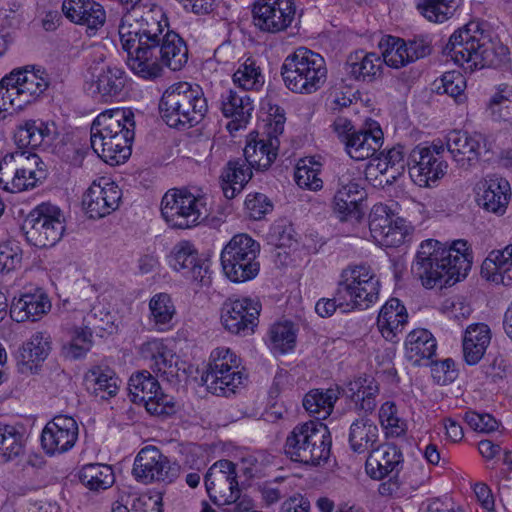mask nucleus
Here are the masks:
<instances>
[{
	"label": "nucleus",
	"mask_w": 512,
	"mask_h": 512,
	"mask_svg": "<svg viewBox=\"0 0 512 512\" xmlns=\"http://www.w3.org/2000/svg\"><path fill=\"white\" fill-rule=\"evenodd\" d=\"M132 12L123 16L118 28L127 65L136 75L152 80L162 75L163 66L179 71L188 61L184 40L168 27L161 10L150 9L139 15L141 0H121Z\"/></svg>",
	"instance_id": "1"
},
{
	"label": "nucleus",
	"mask_w": 512,
	"mask_h": 512,
	"mask_svg": "<svg viewBox=\"0 0 512 512\" xmlns=\"http://www.w3.org/2000/svg\"><path fill=\"white\" fill-rule=\"evenodd\" d=\"M444 51L456 64L471 72L485 67L503 68L510 60L508 47L491 39L475 21L456 30Z\"/></svg>",
	"instance_id": "2"
},
{
	"label": "nucleus",
	"mask_w": 512,
	"mask_h": 512,
	"mask_svg": "<svg viewBox=\"0 0 512 512\" xmlns=\"http://www.w3.org/2000/svg\"><path fill=\"white\" fill-rule=\"evenodd\" d=\"M380 282L371 266L349 265L341 271L333 298H321L315 305L316 313L331 317L337 309L347 313L365 310L378 301Z\"/></svg>",
	"instance_id": "3"
},
{
	"label": "nucleus",
	"mask_w": 512,
	"mask_h": 512,
	"mask_svg": "<svg viewBox=\"0 0 512 512\" xmlns=\"http://www.w3.org/2000/svg\"><path fill=\"white\" fill-rule=\"evenodd\" d=\"M134 128L132 111L120 108L104 111L92 123L91 147L106 163L119 165L131 155Z\"/></svg>",
	"instance_id": "4"
},
{
	"label": "nucleus",
	"mask_w": 512,
	"mask_h": 512,
	"mask_svg": "<svg viewBox=\"0 0 512 512\" xmlns=\"http://www.w3.org/2000/svg\"><path fill=\"white\" fill-rule=\"evenodd\" d=\"M159 110L168 126L184 129L200 123L208 111V105L198 85L179 82L165 90Z\"/></svg>",
	"instance_id": "5"
},
{
	"label": "nucleus",
	"mask_w": 512,
	"mask_h": 512,
	"mask_svg": "<svg viewBox=\"0 0 512 512\" xmlns=\"http://www.w3.org/2000/svg\"><path fill=\"white\" fill-rule=\"evenodd\" d=\"M327 73L325 59L305 47H299L289 54L281 66V76L286 88L305 95L321 89L326 83Z\"/></svg>",
	"instance_id": "6"
},
{
	"label": "nucleus",
	"mask_w": 512,
	"mask_h": 512,
	"mask_svg": "<svg viewBox=\"0 0 512 512\" xmlns=\"http://www.w3.org/2000/svg\"><path fill=\"white\" fill-rule=\"evenodd\" d=\"M331 435L326 425L319 421L297 424L288 434L284 451L295 462L317 466L330 455Z\"/></svg>",
	"instance_id": "7"
},
{
	"label": "nucleus",
	"mask_w": 512,
	"mask_h": 512,
	"mask_svg": "<svg viewBox=\"0 0 512 512\" xmlns=\"http://www.w3.org/2000/svg\"><path fill=\"white\" fill-rule=\"evenodd\" d=\"M247 374L240 365V359L229 348L214 349L206 370L201 376L208 391L217 396L228 397L243 388Z\"/></svg>",
	"instance_id": "8"
},
{
	"label": "nucleus",
	"mask_w": 512,
	"mask_h": 512,
	"mask_svg": "<svg viewBox=\"0 0 512 512\" xmlns=\"http://www.w3.org/2000/svg\"><path fill=\"white\" fill-rule=\"evenodd\" d=\"M46 177L45 164L33 152L16 150L0 160V185L5 191L17 193L33 189Z\"/></svg>",
	"instance_id": "9"
},
{
	"label": "nucleus",
	"mask_w": 512,
	"mask_h": 512,
	"mask_svg": "<svg viewBox=\"0 0 512 512\" xmlns=\"http://www.w3.org/2000/svg\"><path fill=\"white\" fill-rule=\"evenodd\" d=\"M260 244L246 233L234 235L220 255L224 275L234 283L254 279L260 271Z\"/></svg>",
	"instance_id": "10"
},
{
	"label": "nucleus",
	"mask_w": 512,
	"mask_h": 512,
	"mask_svg": "<svg viewBox=\"0 0 512 512\" xmlns=\"http://www.w3.org/2000/svg\"><path fill=\"white\" fill-rule=\"evenodd\" d=\"M161 214L173 228L194 227L209 215L207 197L186 188L170 189L162 197Z\"/></svg>",
	"instance_id": "11"
},
{
	"label": "nucleus",
	"mask_w": 512,
	"mask_h": 512,
	"mask_svg": "<svg viewBox=\"0 0 512 512\" xmlns=\"http://www.w3.org/2000/svg\"><path fill=\"white\" fill-rule=\"evenodd\" d=\"M270 109L269 117L274 116L273 121L268 123V129L261 136L259 133H250L247 144L244 148V157L247 163L256 170L268 169L277 157L279 148L278 136L284 131V111L279 107Z\"/></svg>",
	"instance_id": "12"
},
{
	"label": "nucleus",
	"mask_w": 512,
	"mask_h": 512,
	"mask_svg": "<svg viewBox=\"0 0 512 512\" xmlns=\"http://www.w3.org/2000/svg\"><path fill=\"white\" fill-rule=\"evenodd\" d=\"M27 240L39 248L54 246L65 231L61 210L50 203H43L33 209L25 220Z\"/></svg>",
	"instance_id": "13"
},
{
	"label": "nucleus",
	"mask_w": 512,
	"mask_h": 512,
	"mask_svg": "<svg viewBox=\"0 0 512 512\" xmlns=\"http://www.w3.org/2000/svg\"><path fill=\"white\" fill-rule=\"evenodd\" d=\"M439 241L427 239L423 241L412 263V274L421 281L425 288L436 285L447 286L456 283L452 277L449 265L444 257H440Z\"/></svg>",
	"instance_id": "14"
},
{
	"label": "nucleus",
	"mask_w": 512,
	"mask_h": 512,
	"mask_svg": "<svg viewBox=\"0 0 512 512\" xmlns=\"http://www.w3.org/2000/svg\"><path fill=\"white\" fill-rule=\"evenodd\" d=\"M445 147L442 143H421L407 156V167L412 181L419 187H432L444 176L447 164L441 159Z\"/></svg>",
	"instance_id": "15"
},
{
	"label": "nucleus",
	"mask_w": 512,
	"mask_h": 512,
	"mask_svg": "<svg viewBox=\"0 0 512 512\" xmlns=\"http://www.w3.org/2000/svg\"><path fill=\"white\" fill-rule=\"evenodd\" d=\"M362 184L363 180L354 167H339L332 206L341 221L361 218L360 202L365 197Z\"/></svg>",
	"instance_id": "16"
},
{
	"label": "nucleus",
	"mask_w": 512,
	"mask_h": 512,
	"mask_svg": "<svg viewBox=\"0 0 512 512\" xmlns=\"http://www.w3.org/2000/svg\"><path fill=\"white\" fill-rule=\"evenodd\" d=\"M180 467L162 454L155 446H146L137 454L132 474L139 482L148 484L154 481L171 483L178 476Z\"/></svg>",
	"instance_id": "17"
},
{
	"label": "nucleus",
	"mask_w": 512,
	"mask_h": 512,
	"mask_svg": "<svg viewBox=\"0 0 512 512\" xmlns=\"http://www.w3.org/2000/svg\"><path fill=\"white\" fill-rule=\"evenodd\" d=\"M261 304L251 298H228L221 307L220 320L228 332L246 336L258 325Z\"/></svg>",
	"instance_id": "18"
},
{
	"label": "nucleus",
	"mask_w": 512,
	"mask_h": 512,
	"mask_svg": "<svg viewBox=\"0 0 512 512\" xmlns=\"http://www.w3.org/2000/svg\"><path fill=\"white\" fill-rule=\"evenodd\" d=\"M371 236L380 246L398 247L405 241L407 226L383 203L375 204L369 214Z\"/></svg>",
	"instance_id": "19"
},
{
	"label": "nucleus",
	"mask_w": 512,
	"mask_h": 512,
	"mask_svg": "<svg viewBox=\"0 0 512 512\" xmlns=\"http://www.w3.org/2000/svg\"><path fill=\"white\" fill-rule=\"evenodd\" d=\"M252 13L257 28L263 32L278 33L291 26L296 6L294 0H257Z\"/></svg>",
	"instance_id": "20"
},
{
	"label": "nucleus",
	"mask_w": 512,
	"mask_h": 512,
	"mask_svg": "<svg viewBox=\"0 0 512 512\" xmlns=\"http://www.w3.org/2000/svg\"><path fill=\"white\" fill-rule=\"evenodd\" d=\"M92 76V93L102 102H112L118 98L126 84L125 71L112 64L104 63V55H95L89 66Z\"/></svg>",
	"instance_id": "21"
},
{
	"label": "nucleus",
	"mask_w": 512,
	"mask_h": 512,
	"mask_svg": "<svg viewBox=\"0 0 512 512\" xmlns=\"http://www.w3.org/2000/svg\"><path fill=\"white\" fill-rule=\"evenodd\" d=\"M122 191L109 178L94 180L83 195V206L90 218L100 219L114 212L120 204Z\"/></svg>",
	"instance_id": "22"
},
{
	"label": "nucleus",
	"mask_w": 512,
	"mask_h": 512,
	"mask_svg": "<svg viewBox=\"0 0 512 512\" xmlns=\"http://www.w3.org/2000/svg\"><path fill=\"white\" fill-rule=\"evenodd\" d=\"M79 428L76 420L67 415H57L41 433V446L47 455L63 454L77 442Z\"/></svg>",
	"instance_id": "23"
},
{
	"label": "nucleus",
	"mask_w": 512,
	"mask_h": 512,
	"mask_svg": "<svg viewBox=\"0 0 512 512\" xmlns=\"http://www.w3.org/2000/svg\"><path fill=\"white\" fill-rule=\"evenodd\" d=\"M6 80L13 84L18 106L24 109L27 105L35 102L48 88L49 79L47 73L33 66H25L13 69Z\"/></svg>",
	"instance_id": "24"
},
{
	"label": "nucleus",
	"mask_w": 512,
	"mask_h": 512,
	"mask_svg": "<svg viewBox=\"0 0 512 512\" xmlns=\"http://www.w3.org/2000/svg\"><path fill=\"white\" fill-rule=\"evenodd\" d=\"M168 262L173 270L180 272L183 277L198 286L210 284L208 268L199 258L197 249L190 241L182 240L176 243L168 256Z\"/></svg>",
	"instance_id": "25"
},
{
	"label": "nucleus",
	"mask_w": 512,
	"mask_h": 512,
	"mask_svg": "<svg viewBox=\"0 0 512 512\" xmlns=\"http://www.w3.org/2000/svg\"><path fill=\"white\" fill-rule=\"evenodd\" d=\"M206 491L215 504L233 499V493H238L236 465L226 459L215 462L204 477Z\"/></svg>",
	"instance_id": "26"
},
{
	"label": "nucleus",
	"mask_w": 512,
	"mask_h": 512,
	"mask_svg": "<svg viewBox=\"0 0 512 512\" xmlns=\"http://www.w3.org/2000/svg\"><path fill=\"white\" fill-rule=\"evenodd\" d=\"M510 198V183L499 175H489L478 184L477 202L487 212L504 215Z\"/></svg>",
	"instance_id": "27"
},
{
	"label": "nucleus",
	"mask_w": 512,
	"mask_h": 512,
	"mask_svg": "<svg viewBox=\"0 0 512 512\" xmlns=\"http://www.w3.org/2000/svg\"><path fill=\"white\" fill-rule=\"evenodd\" d=\"M384 134L380 125L371 121L354 131L345 144V151L354 160L362 161L374 156L382 147Z\"/></svg>",
	"instance_id": "28"
},
{
	"label": "nucleus",
	"mask_w": 512,
	"mask_h": 512,
	"mask_svg": "<svg viewBox=\"0 0 512 512\" xmlns=\"http://www.w3.org/2000/svg\"><path fill=\"white\" fill-rule=\"evenodd\" d=\"M403 454L394 444L378 445L365 463L366 473L374 480H381L390 474H398L402 469Z\"/></svg>",
	"instance_id": "29"
},
{
	"label": "nucleus",
	"mask_w": 512,
	"mask_h": 512,
	"mask_svg": "<svg viewBox=\"0 0 512 512\" xmlns=\"http://www.w3.org/2000/svg\"><path fill=\"white\" fill-rule=\"evenodd\" d=\"M446 147L459 167L468 168L479 160L482 136L454 130L446 137Z\"/></svg>",
	"instance_id": "30"
},
{
	"label": "nucleus",
	"mask_w": 512,
	"mask_h": 512,
	"mask_svg": "<svg viewBox=\"0 0 512 512\" xmlns=\"http://www.w3.org/2000/svg\"><path fill=\"white\" fill-rule=\"evenodd\" d=\"M62 12L72 23L96 31L106 21V12L101 4L94 0H64Z\"/></svg>",
	"instance_id": "31"
},
{
	"label": "nucleus",
	"mask_w": 512,
	"mask_h": 512,
	"mask_svg": "<svg viewBox=\"0 0 512 512\" xmlns=\"http://www.w3.org/2000/svg\"><path fill=\"white\" fill-rule=\"evenodd\" d=\"M219 108L226 118H231L228 123L229 130H238L245 127L251 118L254 109L252 99L245 91L237 92L227 89L221 93Z\"/></svg>",
	"instance_id": "32"
},
{
	"label": "nucleus",
	"mask_w": 512,
	"mask_h": 512,
	"mask_svg": "<svg viewBox=\"0 0 512 512\" xmlns=\"http://www.w3.org/2000/svg\"><path fill=\"white\" fill-rule=\"evenodd\" d=\"M51 336L47 332L37 331L26 341L19 351L18 365L22 373L35 374L39 364L51 351Z\"/></svg>",
	"instance_id": "33"
},
{
	"label": "nucleus",
	"mask_w": 512,
	"mask_h": 512,
	"mask_svg": "<svg viewBox=\"0 0 512 512\" xmlns=\"http://www.w3.org/2000/svg\"><path fill=\"white\" fill-rule=\"evenodd\" d=\"M379 428L368 415L355 418L349 427L348 444L357 454L370 453L379 444Z\"/></svg>",
	"instance_id": "34"
},
{
	"label": "nucleus",
	"mask_w": 512,
	"mask_h": 512,
	"mask_svg": "<svg viewBox=\"0 0 512 512\" xmlns=\"http://www.w3.org/2000/svg\"><path fill=\"white\" fill-rule=\"evenodd\" d=\"M408 321L405 306L397 298H391L380 309L377 317V327L381 335L390 342L398 341V334L402 332Z\"/></svg>",
	"instance_id": "35"
},
{
	"label": "nucleus",
	"mask_w": 512,
	"mask_h": 512,
	"mask_svg": "<svg viewBox=\"0 0 512 512\" xmlns=\"http://www.w3.org/2000/svg\"><path fill=\"white\" fill-rule=\"evenodd\" d=\"M481 275L495 284L512 285V244L491 251L482 263Z\"/></svg>",
	"instance_id": "36"
},
{
	"label": "nucleus",
	"mask_w": 512,
	"mask_h": 512,
	"mask_svg": "<svg viewBox=\"0 0 512 512\" xmlns=\"http://www.w3.org/2000/svg\"><path fill=\"white\" fill-rule=\"evenodd\" d=\"M436 349V339L427 329H415L406 337L405 355L414 366L428 365Z\"/></svg>",
	"instance_id": "37"
},
{
	"label": "nucleus",
	"mask_w": 512,
	"mask_h": 512,
	"mask_svg": "<svg viewBox=\"0 0 512 512\" xmlns=\"http://www.w3.org/2000/svg\"><path fill=\"white\" fill-rule=\"evenodd\" d=\"M55 133L54 124L42 120H27L19 125L15 132L17 150L25 151L24 148L35 149L44 143L49 144L54 139Z\"/></svg>",
	"instance_id": "38"
},
{
	"label": "nucleus",
	"mask_w": 512,
	"mask_h": 512,
	"mask_svg": "<svg viewBox=\"0 0 512 512\" xmlns=\"http://www.w3.org/2000/svg\"><path fill=\"white\" fill-rule=\"evenodd\" d=\"M51 309V302L47 295L37 290L34 293L23 294L19 299L14 300L10 315L17 322L26 320L36 321Z\"/></svg>",
	"instance_id": "39"
},
{
	"label": "nucleus",
	"mask_w": 512,
	"mask_h": 512,
	"mask_svg": "<svg viewBox=\"0 0 512 512\" xmlns=\"http://www.w3.org/2000/svg\"><path fill=\"white\" fill-rule=\"evenodd\" d=\"M149 324L159 332L171 330L175 325L177 310L170 294L159 292L149 300Z\"/></svg>",
	"instance_id": "40"
},
{
	"label": "nucleus",
	"mask_w": 512,
	"mask_h": 512,
	"mask_svg": "<svg viewBox=\"0 0 512 512\" xmlns=\"http://www.w3.org/2000/svg\"><path fill=\"white\" fill-rule=\"evenodd\" d=\"M86 389L100 399L114 397L119 390L120 380L108 366H93L84 375Z\"/></svg>",
	"instance_id": "41"
},
{
	"label": "nucleus",
	"mask_w": 512,
	"mask_h": 512,
	"mask_svg": "<svg viewBox=\"0 0 512 512\" xmlns=\"http://www.w3.org/2000/svg\"><path fill=\"white\" fill-rule=\"evenodd\" d=\"M491 341L488 325L479 323L467 327L462 341L463 357L468 365H476L483 358Z\"/></svg>",
	"instance_id": "42"
},
{
	"label": "nucleus",
	"mask_w": 512,
	"mask_h": 512,
	"mask_svg": "<svg viewBox=\"0 0 512 512\" xmlns=\"http://www.w3.org/2000/svg\"><path fill=\"white\" fill-rule=\"evenodd\" d=\"M382 59L376 53H355L345 64L346 74L353 80L372 82L382 73Z\"/></svg>",
	"instance_id": "43"
},
{
	"label": "nucleus",
	"mask_w": 512,
	"mask_h": 512,
	"mask_svg": "<svg viewBox=\"0 0 512 512\" xmlns=\"http://www.w3.org/2000/svg\"><path fill=\"white\" fill-rule=\"evenodd\" d=\"M252 169L245 159L231 160L221 174L222 190L227 199H233L252 178Z\"/></svg>",
	"instance_id": "44"
},
{
	"label": "nucleus",
	"mask_w": 512,
	"mask_h": 512,
	"mask_svg": "<svg viewBox=\"0 0 512 512\" xmlns=\"http://www.w3.org/2000/svg\"><path fill=\"white\" fill-rule=\"evenodd\" d=\"M347 394L355 409L368 415L377 406L376 398L379 394V387L374 379L358 378L348 384Z\"/></svg>",
	"instance_id": "45"
},
{
	"label": "nucleus",
	"mask_w": 512,
	"mask_h": 512,
	"mask_svg": "<svg viewBox=\"0 0 512 512\" xmlns=\"http://www.w3.org/2000/svg\"><path fill=\"white\" fill-rule=\"evenodd\" d=\"M440 257H444L451 270L454 281H460L467 276L471 269V260L467 253V242L463 240L455 241L450 247L444 246L439 242Z\"/></svg>",
	"instance_id": "46"
},
{
	"label": "nucleus",
	"mask_w": 512,
	"mask_h": 512,
	"mask_svg": "<svg viewBox=\"0 0 512 512\" xmlns=\"http://www.w3.org/2000/svg\"><path fill=\"white\" fill-rule=\"evenodd\" d=\"M339 394L338 389L332 388L311 390L303 399V407L317 420L326 419L332 413Z\"/></svg>",
	"instance_id": "47"
},
{
	"label": "nucleus",
	"mask_w": 512,
	"mask_h": 512,
	"mask_svg": "<svg viewBox=\"0 0 512 512\" xmlns=\"http://www.w3.org/2000/svg\"><path fill=\"white\" fill-rule=\"evenodd\" d=\"M486 111L493 121L512 120V86L505 83L498 85L486 104Z\"/></svg>",
	"instance_id": "48"
},
{
	"label": "nucleus",
	"mask_w": 512,
	"mask_h": 512,
	"mask_svg": "<svg viewBox=\"0 0 512 512\" xmlns=\"http://www.w3.org/2000/svg\"><path fill=\"white\" fill-rule=\"evenodd\" d=\"M81 483L92 491L106 490L114 483V473L109 465L91 463L79 471Z\"/></svg>",
	"instance_id": "49"
},
{
	"label": "nucleus",
	"mask_w": 512,
	"mask_h": 512,
	"mask_svg": "<svg viewBox=\"0 0 512 512\" xmlns=\"http://www.w3.org/2000/svg\"><path fill=\"white\" fill-rule=\"evenodd\" d=\"M460 4L461 0H418L416 8L428 21L443 23L455 14Z\"/></svg>",
	"instance_id": "50"
},
{
	"label": "nucleus",
	"mask_w": 512,
	"mask_h": 512,
	"mask_svg": "<svg viewBox=\"0 0 512 512\" xmlns=\"http://www.w3.org/2000/svg\"><path fill=\"white\" fill-rule=\"evenodd\" d=\"M233 82L243 90H259L264 85V75L255 59L249 57L239 61L233 74Z\"/></svg>",
	"instance_id": "51"
},
{
	"label": "nucleus",
	"mask_w": 512,
	"mask_h": 512,
	"mask_svg": "<svg viewBox=\"0 0 512 512\" xmlns=\"http://www.w3.org/2000/svg\"><path fill=\"white\" fill-rule=\"evenodd\" d=\"M159 388L158 380L146 370L133 374L128 383L130 397L135 404H144Z\"/></svg>",
	"instance_id": "52"
},
{
	"label": "nucleus",
	"mask_w": 512,
	"mask_h": 512,
	"mask_svg": "<svg viewBox=\"0 0 512 512\" xmlns=\"http://www.w3.org/2000/svg\"><path fill=\"white\" fill-rule=\"evenodd\" d=\"M382 63L392 68H401L410 63L406 42L398 37L386 36L379 43Z\"/></svg>",
	"instance_id": "53"
},
{
	"label": "nucleus",
	"mask_w": 512,
	"mask_h": 512,
	"mask_svg": "<svg viewBox=\"0 0 512 512\" xmlns=\"http://www.w3.org/2000/svg\"><path fill=\"white\" fill-rule=\"evenodd\" d=\"M296 330L289 321L274 323L268 331V345L274 352L284 354L295 347Z\"/></svg>",
	"instance_id": "54"
},
{
	"label": "nucleus",
	"mask_w": 512,
	"mask_h": 512,
	"mask_svg": "<svg viewBox=\"0 0 512 512\" xmlns=\"http://www.w3.org/2000/svg\"><path fill=\"white\" fill-rule=\"evenodd\" d=\"M321 163L314 158H305L298 162L294 173L297 185L312 191H318L323 187V181L319 177Z\"/></svg>",
	"instance_id": "55"
},
{
	"label": "nucleus",
	"mask_w": 512,
	"mask_h": 512,
	"mask_svg": "<svg viewBox=\"0 0 512 512\" xmlns=\"http://www.w3.org/2000/svg\"><path fill=\"white\" fill-rule=\"evenodd\" d=\"M93 345V333L88 326L76 327L71 340L62 347L66 359L77 360L85 357Z\"/></svg>",
	"instance_id": "56"
},
{
	"label": "nucleus",
	"mask_w": 512,
	"mask_h": 512,
	"mask_svg": "<svg viewBox=\"0 0 512 512\" xmlns=\"http://www.w3.org/2000/svg\"><path fill=\"white\" fill-rule=\"evenodd\" d=\"M436 91L439 94H447L457 103H463L466 99V80L459 71L445 72L439 80L435 81Z\"/></svg>",
	"instance_id": "57"
},
{
	"label": "nucleus",
	"mask_w": 512,
	"mask_h": 512,
	"mask_svg": "<svg viewBox=\"0 0 512 512\" xmlns=\"http://www.w3.org/2000/svg\"><path fill=\"white\" fill-rule=\"evenodd\" d=\"M23 434L11 425L0 424V456L8 461L19 456L24 449Z\"/></svg>",
	"instance_id": "58"
},
{
	"label": "nucleus",
	"mask_w": 512,
	"mask_h": 512,
	"mask_svg": "<svg viewBox=\"0 0 512 512\" xmlns=\"http://www.w3.org/2000/svg\"><path fill=\"white\" fill-rule=\"evenodd\" d=\"M379 419L383 428L392 436H400L406 430V423L398 416L397 407L392 401H387L381 405Z\"/></svg>",
	"instance_id": "59"
},
{
	"label": "nucleus",
	"mask_w": 512,
	"mask_h": 512,
	"mask_svg": "<svg viewBox=\"0 0 512 512\" xmlns=\"http://www.w3.org/2000/svg\"><path fill=\"white\" fill-rule=\"evenodd\" d=\"M143 405L150 415L162 418L174 414L177 410L174 397L164 393L161 387Z\"/></svg>",
	"instance_id": "60"
},
{
	"label": "nucleus",
	"mask_w": 512,
	"mask_h": 512,
	"mask_svg": "<svg viewBox=\"0 0 512 512\" xmlns=\"http://www.w3.org/2000/svg\"><path fill=\"white\" fill-rule=\"evenodd\" d=\"M463 419L471 429L481 433H491L499 427L498 421L488 413L470 410L464 413Z\"/></svg>",
	"instance_id": "61"
},
{
	"label": "nucleus",
	"mask_w": 512,
	"mask_h": 512,
	"mask_svg": "<svg viewBox=\"0 0 512 512\" xmlns=\"http://www.w3.org/2000/svg\"><path fill=\"white\" fill-rule=\"evenodd\" d=\"M149 367L154 373L165 377L168 380L177 374L174 354L167 347L164 349L163 353H160L159 356L153 359V361L149 364Z\"/></svg>",
	"instance_id": "62"
},
{
	"label": "nucleus",
	"mask_w": 512,
	"mask_h": 512,
	"mask_svg": "<svg viewBox=\"0 0 512 512\" xmlns=\"http://www.w3.org/2000/svg\"><path fill=\"white\" fill-rule=\"evenodd\" d=\"M22 254L19 246L10 243L0 244V272L9 273L20 266Z\"/></svg>",
	"instance_id": "63"
},
{
	"label": "nucleus",
	"mask_w": 512,
	"mask_h": 512,
	"mask_svg": "<svg viewBox=\"0 0 512 512\" xmlns=\"http://www.w3.org/2000/svg\"><path fill=\"white\" fill-rule=\"evenodd\" d=\"M431 373L433 379L440 385L452 383L458 377V370L455 368V362L451 358L440 362H433Z\"/></svg>",
	"instance_id": "64"
}]
</instances>
